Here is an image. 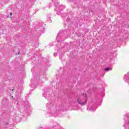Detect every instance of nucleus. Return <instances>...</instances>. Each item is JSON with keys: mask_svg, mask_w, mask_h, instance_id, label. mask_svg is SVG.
I'll return each mask as SVG.
<instances>
[{"mask_svg": "<svg viewBox=\"0 0 129 129\" xmlns=\"http://www.w3.org/2000/svg\"><path fill=\"white\" fill-rule=\"evenodd\" d=\"M88 98L86 93L79 94L77 97V103L81 106H84L87 104Z\"/></svg>", "mask_w": 129, "mask_h": 129, "instance_id": "f257e3e1", "label": "nucleus"}, {"mask_svg": "<svg viewBox=\"0 0 129 129\" xmlns=\"http://www.w3.org/2000/svg\"><path fill=\"white\" fill-rule=\"evenodd\" d=\"M87 109L90 110L91 111H95L96 108H97V106L95 103L92 102L89 105L87 106Z\"/></svg>", "mask_w": 129, "mask_h": 129, "instance_id": "f03ea898", "label": "nucleus"}, {"mask_svg": "<svg viewBox=\"0 0 129 129\" xmlns=\"http://www.w3.org/2000/svg\"><path fill=\"white\" fill-rule=\"evenodd\" d=\"M126 123L123 125V126L125 128V129H129V120H127L125 121Z\"/></svg>", "mask_w": 129, "mask_h": 129, "instance_id": "7ed1b4c3", "label": "nucleus"}, {"mask_svg": "<svg viewBox=\"0 0 129 129\" xmlns=\"http://www.w3.org/2000/svg\"><path fill=\"white\" fill-rule=\"evenodd\" d=\"M104 70H105V71L107 72V71H109V70H112V69L108 67V68H105Z\"/></svg>", "mask_w": 129, "mask_h": 129, "instance_id": "20e7f679", "label": "nucleus"}, {"mask_svg": "<svg viewBox=\"0 0 129 129\" xmlns=\"http://www.w3.org/2000/svg\"><path fill=\"white\" fill-rule=\"evenodd\" d=\"M57 0H52L53 3H54V5L56 6H57L58 5H59V3H58L56 2Z\"/></svg>", "mask_w": 129, "mask_h": 129, "instance_id": "39448f33", "label": "nucleus"}, {"mask_svg": "<svg viewBox=\"0 0 129 129\" xmlns=\"http://www.w3.org/2000/svg\"><path fill=\"white\" fill-rule=\"evenodd\" d=\"M51 17H47V21L49 22V23H52V21L50 19Z\"/></svg>", "mask_w": 129, "mask_h": 129, "instance_id": "423d86ee", "label": "nucleus"}, {"mask_svg": "<svg viewBox=\"0 0 129 129\" xmlns=\"http://www.w3.org/2000/svg\"><path fill=\"white\" fill-rule=\"evenodd\" d=\"M71 2H73V3H74V4H76L77 3V0H70Z\"/></svg>", "mask_w": 129, "mask_h": 129, "instance_id": "0eeeda50", "label": "nucleus"}, {"mask_svg": "<svg viewBox=\"0 0 129 129\" xmlns=\"http://www.w3.org/2000/svg\"><path fill=\"white\" fill-rule=\"evenodd\" d=\"M59 34H61L62 35V32H60V33H58V34H57V35L56 36V39H57V38H58V36H59Z\"/></svg>", "mask_w": 129, "mask_h": 129, "instance_id": "6e6552de", "label": "nucleus"}, {"mask_svg": "<svg viewBox=\"0 0 129 129\" xmlns=\"http://www.w3.org/2000/svg\"><path fill=\"white\" fill-rule=\"evenodd\" d=\"M53 55H54V57H56V56H57V53H54L53 54Z\"/></svg>", "mask_w": 129, "mask_h": 129, "instance_id": "1a4fd4ad", "label": "nucleus"}, {"mask_svg": "<svg viewBox=\"0 0 129 129\" xmlns=\"http://www.w3.org/2000/svg\"><path fill=\"white\" fill-rule=\"evenodd\" d=\"M9 125V123L6 122V125Z\"/></svg>", "mask_w": 129, "mask_h": 129, "instance_id": "9d476101", "label": "nucleus"}, {"mask_svg": "<svg viewBox=\"0 0 129 129\" xmlns=\"http://www.w3.org/2000/svg\"><path fill=\"white\" fill-rule=\"evenodd\" d=\"M13 15V14L12 13V12L10 13V16H12Z\"/></svg>", "mask_w": 129, "mask_h": 129, "instance_id": "9b49d317", "label": "nucleus"}, {"mask_svg": "<svg viewBox=\"0 0 129 129\" xmlns=\"http://www.w3.org/2000/svg\"><path fill=\"white\" fill-rule=\"evenodd\" d=\"M15 90V89H12V91H14Z\"/></svg>", "mask_w": 129, "mask_h": 129, "instance_id": "f8f14e48", "label": "nucleus"}, {"mask_svg": "<svg viewBox=\"0 0 129 129\" xmlns=\"http://www.w3.org/2000/svg\"><path fill=\"white\" fill-rule=\"evenodd\" d=\"M62 107H63V106H62L61 108H60L59 109H62Z\"/></svg>", "mask_w": 129, "mask_h": 129, "instance_id": "ddd939ff", "label": "nucleus"}, {"mask_svg": "<svg viewBox=\"0 0 129 129\" xmlns=\"http://www.w3.org/2000/svg\"><path fill=\"white\" fill-rule=\"evenodd\" d=\"M13 97H14L13 96L12 97V98H13Z\"/></svg>", "mask_w": 129, "mask_h": 129, "instance_id": "4468645a", "label": "nucleus"}, {"mask_svg": "<svg viewBox=\"0 0 129 129\" xmlns=\"http://www.w3.org/2000/svg\"><path fill=\"white\" fill-rule=\"evenodd\" d=\"M18 54H20V52H19Z\"/></svg>", "mask_w": 129, "mask_h": 129, "instance_id": "2eb2a0df", "label": "nucleus"}]
</instances>
